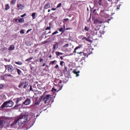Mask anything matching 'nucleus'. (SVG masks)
<instances>
[{"mask_svg":"<svg viewBox=\"0 0 130 130\" xmlns=\"http://www.w3.org/2000/svg\"><path fill=\"white\" fill-rule=\"evenodd\" d=\"M86 41H88L90 43H92V40H90V37H88L86 40Z\"/></svg>","mask_w":130,"mask_h":130,"instance_id":"2f4dec72","label":"nucleus"},{"mask_svg":"<svg viewBox=\"0 0 130 130\" xmlns=\"http://www.w3.org/2000/svg\"><path fill=\"white\" fill-rule=\"evenodd\" d=\"M50 33H51V31H49V32L47 33V34H50Z\"/></svg>","mask_w":130,"mask_h":130,"instance_id":"338daca9","label":"nucleus"},{"mask_svg":"<svg viewBox=\"0 0 130 130\" xmlns=\"http://www.w3.org/2000/svg\"><path fill=\"white\" fill-rule=\"evenodd\" d=\"M16 2H17V0H11L10 2V5H14L15 4H16Z\"/></svg>","mask_w":130,"mask_h":130,"instance_id":"4be33fe9","label":"nucleus"},{"mask_svg":"<svg viewBox=\"0 0 130 130\" xmlns=\"http://www.w3.org/2000/svg\"><path fill=\"white\" fill-rule=\"evenodd\" d=\"M5 10L8 11V10H10L11 7H10V5L9 4L5 5Z\"/></svg>","mask_w":130,"mask_h":130,"instance_id":"2eb2a0df","label":"nucleus"},{"mask_svg":"<svg viewBox=\"0 0 130 130\" xmlns=\"http://www.w3.org/2000/svg\"><path fill=\"white\" fill-rule=\"evenodd\" d=\"M43 34H44V35H46V31L44 32Z\"/></svg>","mask_w":130,"mask_h":130,"instance_id":"774afa93","label":"nucleus"},{"mask_svg":"<svg viewBox=\"0 0 130 130\" xmlns=\"http://www.w3.org/2000/svg\"><path fill=\"white\" fill-rule=\"evenodd\" d=\"M16 71L17 72V74L18 75H19V76L21 75V74H22V71L21 70H20V69L16 68Z\"/></svg>","mask_w":130,"mask_h":130,"instance_id":"6ab92c4d","label":"nucleus"},{"mask_svg":"<svg viewBox=\"0 0 130 130\" xmlns=\"http://www.w3.org/2000/svg\"><path fill=\"white\" fill-rule=\"evenodd\" d=\"M51 29V23H50L49 26L45 28V30H50Z\"/></svg>","mask_w":130,"mask_h":130,"instance_id":"cd10ccee","label":"nucleus"},{"mask_svg":"<svg viewBox=\"0 0 130 130\" xmlns=\"http://www.w3.org/2000/svg\"><path fill=\"white\" fill-rule=\"evenodd\" d=\"M120 6H121V5L119 4L118 6H117V10H119L120 8Z\"/></svg>","mask_w":130,"mask_h":130,"instance_id":"de8ad7c7","label":"nucleus"},{"mask_svg":"<svg viewBox=\"0 0 130 130\" xmlns=\"http://www.w3.org/2000/svg\"><path fill=\"white\" fill-rule=\"evenodd\" d=\"M46 66V63H44L42 65V67H45Z\"/></svg>","mask_w":130,"mask_h":130,"instance_id":"052dcab7","label":"nucleus"},{"mask_svg":"<svg viewBox=\"0 0 130 130\" xmlns=\"http://www.w3.org/2000/svg\"><path fill=\"white\" fill-rule=\"evenodd\" d=\"M56 62H57V61L56 60H53L50 62V63H49V65L50 66V64H51L52 66H53V64H56Z\"/></svg>","mask_w":130,"mask_h":130,"instance_id":"dca6fc26","label":"nucleus"},{"mask_svg":"<svg viewBox=\"0 0 130 130\" xmlns=\"http://www.w3.org/2000/svg\"><path fill=\"white\" fill-rule=\"evenodd\" d=\"M66 64V63H64V62L63 61H60V65L61 67H63V66H64Z\"/></svg>","mask_w":130,"mask_h":130,"instance_id":"c85d7f7f","label":"nucleus"},{"mask_svg":"<svg viewBox=\"0 0 130 130\" xmlns=\"http://www.w3.org/2000/svg\"><path fill=\"white\" fill-rule=\"evenodd\" d=\"M59 84H61V80H59L58 84L55 85V86H56V87H59V89L58 90V91H59V90H61V87H60Z\"/></svg>","mask_w":130,"mask_h":130,"instance_id":"4468645a","label":"nucleus"},{"mask_svg":"<svg viewBox=\"0 0 130 130\" xmlns=\"http://www.w3.org/2000/svg\"><path fill=\"white\" fill-rule=\"evenodd\" d=\"M74 53H77V50H76V48L74 49Z\"/></svg>","mask_w":130,"mask_h":130,"instance_id":"13d9d810","label":"nucleus"},{"mask_svg":"<svg viewBox=\"0 0 130 130\" xmlns=\"http://www.w3.org/2000/svg\"><path fill=\"white\" fill-rule=\"evenodd\" d=\"M6 77H7L6 75L2 77V80H3L4 81H6Z\"/></svg>","mask_w":130,"mask_h":130,"instance_id":"09e8293b","label":"nucleus"},{"mask_svg":"<svg viewBox=\"0 0 130 130\" xmlns=\"http://www.w3.org/2000/svg\"><path fill=\"white\" fill-rule=\"evenodd\" d=\"M17 123L19 124V122L18 120H15L13 123L11 124V127H13V128H15V127H17Z\"/></svg>","mask_w":130,"mask_h":130,"instance_id":"6e6552de","label":"nucleus"},{"mask_svg":"<svg viewBox=\"0 0 130 130\" xmlns=\"http://www.w3.org/2000/svg\"><path fill=\"white\" fill-rule=\"evenodd\" d=\"M52 92H56L57 91V89H56V88H53L52 89Z\"/></svg>","mask_w":130,"mask_h":130,"instance_id":"ea45409f","label":"nucleus"},{"mask_svg":"<svg viewBox=\"0 0 130 130\" xmlns=\"http://www.w3.org/2000/svg\"><path fill=\"white\" fill-rule=\"evenodd\" d=\"M31 17L33 20L36 19V13H32L31 14Z\"/></svg>","mask_w":130,"mask_h":130,"instance_id":"aec40b11","label":"nucleus"},{"mask_svg":"<svg viewBox=\"0 0 130 130\" xmlns=\"http://www.w3.org/2000/svg\"><path fill=\"white\" fill-rule=\"evenodd\" d=\"M95 22H96V23H98V24H102V23H103V21H100L99 20H96Z\"/></svg>","mask_w":130,"mask_h":130,"instance_id":"7c9ffc66","label":"nucleus"},{"mask_svg":"<svg viewBox=\"0 0 130 130\" xmlns=\"http://www.w3.org/2000/svg\"><path fill=\"white\" fill-rule=\"evenodd\" d=\"M98 33H99V29L98 28H95L92 32V34L93 36L95 35H97Z\"/></svg>","mask_w":130,"mask_h":130,"instance_id":"9d476101","label":"nucleus"},{"mask_svg":"<svg viewBox=\"0 0 130 130\" xmlns=\"http://www.w3.org/2000/svg\"><path fill=\"white\" fill-rule=\"evenodd\" d=\"M60 7H61V3L58 4L56 8H60Z\"/></svg>","mask_w":130,"mask_h":130,"instance_id":"79ce46f5","label":"nucleus"},{"mask_svg":"<svg viewBox=\"0 0 130 130\" xmlns=\"http://www.w3.org/2000/svg\"><path fill=\"white\" fill-rule=\"evenodd\" d=\"M27 86H28V84L24 85L23 86L24 89H26V88H27Z\"/></svg>","mask_w":130,"mask_h":130,"instance_id":"8fccbe9b","label":"nucleus"},{"mask_svg":"<svg viewBox=\"0 0 130 130\" xmlns=\"http://www.w3.org/2000/svg\"><path fill=\"white\" fill-rule=\"evenodd\" d=\"M55 54L57 56H59V55H62L63 53H60L59 52H56Z\"/></svg>","mask_w":130,"mask_h":130,"instance_id":"393cba45","label":"nucleus"},{"mask_svg":"<svg viewBox=\"0 0 130 130\" xmlns=\"http://www.w3.org/2000/svg\"><path fill=\"white\" fill-rule=\"evenodd\" d=\"M6 69H8V71L9 73H13V71H14V67L11 65H7L5 66Z\"/></svg>","mask_w":130,"mask_h":130,"instance_id":"39448f33","label":"nucleus"},{"mask_svg":"<svg viewBox=\"0 0 130 130\" xmlns=\"http://www.w3.org/2000/svg\"><path fill=\"white\" fill-rule=\"evenodd\" d=\"M24 82H21L19 85H18V87L19 88H22V86H23L24 85Z\"/></svg>","mask_w":130,"mask_h":130,"instance_id":"72a5a7b5","label":"nucleus"},{"mask_svg":"<svg viewBox=\"0 0 130 130\" xmlns=\"http://www.w3.org/2000/svg\"><path fill=\"white\" fill-rule=\"evenodd\" d=\"M7 50V48H2L0 49L1 51H5Z\"/></svg>","mask_w":130,"mask_h":130,"instance_id":"f704fd0d","label":"nucleus"},{"mask_svg":"<svg viewBox=\"0 0 130 130\" xmlns=\"http://www.w3.org/2000/svg\"><path fill=\"white\" fill-rule=\"evenodd\" d=\"M22 99H23L22 97L17 98L15 99V100H16V105L13 107V109H18V107H20V106H21V104L19 103V102L21 101Z\"/></svg>","mask_w":130,"mask_h":130,"instance_id":"20e7f679","label":"nucleus"},{"mask_svg":"<svg viewBox=\"0 0 130 130\" xmlns=\"http://www.w3.org/2000/svg\"><path fill=\"white\" fill-rule=\"evenodd\" d=\"M89 29H90V28H89V27L85 26V27H84L85 31H86L87 32H88V31H89Z\"/></svg>","mask_w":130,"mask_h":130,"instance_id":"473e14b6","label":"nucleus"},{"mask_svg":"<svg viewBox=\"0 0 130 130\" xmlns=\"http://www.w3.org/2000/svg\"><path fill=\"white\" fill-rule=\"evenodd\" d=\"M14 106V103L12 101H9L5 102L2 105V108H5V107H12Z\"/></svg>","mask_w":130,"mask_h":130,"instance_id":"f03ea898","label":"nucleus"},{"mask_svg":"<svg viewBox=\"0 0 130 130\" xmlns=\"http://www.w3.org/2000/svg\"><path fill=\"white\" fill-rule=\"evenodd\" d=\"M49 8H50V4L47 3L45 5L44 9L47 10V9H49Z\"/></svg>","mask_w":130,"mask_h":130,"instance_id":"f8f14e48","label":"nucleus"},{"mask_svg":"<svg viewBox=\"0 0 130 130\" xmlns=\"http://www.w3.org/2000/svg\"><path fill=\"white\" fill-rule=\"evenodd\" d=\"M58 31H59V32H62L61 33V34H62V33H63L64 32V29H63V27H61L59 29H58Z\"/></svg>","mask_w":130,"mask_h":130,"instance_id":"a211bd4d","label":"nucleus"},{"mask_svg":"<svg viewBox=\"0 0 130 130\" xmlns=\"http://www.w3.org/2000/svg\"><path fill=\"white\" fill-rule=\"evenodd\" d=\"M31 103V99H26L25 101H24L22 103V105L24 104V105H30V104Z\"/></svg>","mask_w":130,"mask_h":130,"instance_id":"0eeeda50","label":"nucleus"},{"mask_svg":"<svg viewBox=\"0 0 130 130\" xmlns=\"http://www.w3.org/2000/svg\"><path fill=\"white\" fill-rule=\"evenodd\" d=\"M25 22V20L24 18L19 19L18 22L19 23H24Z\"/></svg>","mask_w":130,"mask_h":130,"instance_id":"5701e85b","label":"nucleus"},{"mask_svg":"<svg viewBox=\"0 0 130 130\" xmlns=\"http://www.w3.org/2000/svg\"><path fill=\"white\" fill-rule=\"evenodd\" d=\"M82 47H83V45L80 44L75 48V50L80 49V48H82Z\"/></svg>","mask_w":130,"mask_h":130,"instance_id":"a878e982","label":"nucleus"},{"mask_svg":"<svg viewBox=\"0 0 130 130\" xmlns=\"http://www.w3.org/2000/svg\"><path fill=\"white\" fill-rule=\"evenodd\" d=\"M4 88V85L2 84H0V90L1 89Z\"/></svg>","mask_w":130,"mask_h":130,"instance_id":"3c124183","label":"nucleus"},{"mask_svg":"<svg viewBox=\"0 0 130 130\" xmlns=\"http://www.w3.org/2000/svg\"><path fill=\"white\" fill-rule=\"evenodd\" d=\"M32 30V29H29L28 30H27L26 33H29V32H30V31H31Z\"/></svg>","mask_w":130,"mask_h":130,"instance_id":"5fc2aeb1","label":"nucleus"},{"mask_svg":"<svg viewBox=\"0 0 130 130\" xmlns=\"http://www.w3.org/2000/svg\"><path fill=\"white\" fill-rule=\"evenodd\" d=\"M51 10V11H56V8H52Z\"/></svg>","mask_w":130,"mask_h":130,"instance_id":"bf43d9fd","label":"nucleus"},{"mask_svg":"<svg viewBox=\"0 0 130 130\" xmlns=\"http://www.w3.org/2000/svg\"><path fill=\"white\" fill-rule=\"evenodd\" d=\"M44 60L43 58H41L40 60V62H43Z\"/></svg>","mask_w":130,"mask_h":130,"instance_id":"864d4df0","label":"nucleus"},{"mask_svg":"<svg viewBox=\"0 0 130 130\" xmlns=\"http://www.w3.org/2000/svg\"><path fill=\"white\" fill-rule=\"evenodd\" d=\"M87 38H86V37H84L82 39V40H83L84 41H85H85H87Z\"/></svg>","mask_w":130,"mask_h":130,"instance_id":"58836bf2","label":"nucleus"},{"mask_svg":"<svg viewBox=\"0 0 130 130\" xmlns=\"http://www.w3.org/2000/svg\"><path fill=\"white\" fill-rule=\"evenodd\" d=\"M83 53V55H84V56H87V53Z\"/></svg>","mask_w":130,"mask_h":130,"instance_id":"6e6d98bb","label":"nucleus"},{"mask_svg":"<svg viewBox=\"0 0 130 130\" xmlns=\"http://www.w3.org/2000/svg\"><path fill=\"white\" fill-rule=\"evenodd\" d=\"M103 1L104 0H99L98 3L99 6H103Z\"/></svg>","mask_w":130,"mask_h":130,"instance_id":"412c9836","label":"nucleus"},{"mask_svg":"<svg viewBox=\"0 0 130 130\" xmlns=\"http://www.w3.org/2000/svg\"><path fill=\"white\" fill-rule=\"evenodd\" d=\"M29 90H30V91H33V88H32V85L30 86Z\"/></svg>","mask_w":130,"mask_h":130,"instance_id":"603ef678","label":"nucleus"},{"mask_svg":"<svg viewBox=\"0 0 130 130\" xmlns=\"http://www.w3.org/2000/svg\"><path fill=\"white\" fill-rule=\"evenodd\" d=\"M43 101L45 104H47V103H49L51 99H52V96L50 94H47L46 96L43 98Z\"/></svg>","mask_w":130,"mask_h":130,"instance_id":"7ed1b4c3","label":"nucleus"},{"mask_svg":"<svg viewBox=\"0 0 130 130\" xmlns=\"http://www.w3.org/2000/svg\"><path fill=\"white\" fill-rule=\"evenodd\" d=\"M17 10H23L24 9H25V6L24 5H22V4L18 3L17 4Z\"/></svg>","mask_w":130,"mask_h":130,"instance_id":"423d86ee","label":"nucleus"},{"mask_svg":"<svg viewBox=\"0 0 130 130\" xmlns=\"http://www.w3.org/2000/svg\"><path fill=\"white\" fill-rule=\"evenodd\" d=\"M6 77H11V78H13V76H12V75H11V74H7L6 75Z\"/></svg>","mask_w":130,"mask_h":130,"instance_id":"a18cd8bd","label":"nucleus"},{"mask_svg":"<svg viewBox=\"0 0 130 130\" xmlns=\"http://www.w3.org/2000/svg\"><path fill=\"white\" fill-rule=\"evenodd\" d=\"M55 69H56L57 70H58L59 69V66H58V64H56L55 66Z\"/></svg>","mask_w":130,"mask_h":130,"instance_id":"37998d69","label":"nucleus"},{"mask_svg":"<svg viewBox=\"0 0 130 130\" xmlns=\"http://www.w3.org/2000/svg\"><path fill=\"white\" fill-rule=\"evenodd\" d=\"M49 57L50 58H51V57H52V56L51 55H50L49 56Z\"/></svg>","mask_w":130,"mask_h":130,"instance_id":"69168bd1","label":"nucleus"},{"mask_svg":"<svg viewBox=\"0 0 130 130\" xmlns=\"http://www.w3.org/2000/svg\"><path fill=\"white\" fill-rule=\"evenodd\" d=\"M63 21H66V22H68V21H70V19L69 18H66L63 19Z\"/></svg>","mask_w":130,"mask_h":130,"instance_id":"49530a36","label":"nucleus"},{"mask_svg":"<svg viewBox=\"0 0 130 130\" xmlns=\"http://www.w3.org/2000/svg\"><path fill=\"white\" fill-rule=\"evenodd\" d=\"M9 50H15V46H14V45H11Z\"/></svg>","mask_w":130,"mask_h":130,"instance_id":"f3484780","label":"nucleus"},{"mask_svg":"<svg viewBox=\"0 0 130 130\" xmlns=\"http://www.w3.org/2000/svg\"><path fill=\"white\" fill-rule=\"evenodd\" d=\"M5 123L6 122L5 121V120L0 119V128L4 127V125H5Z\"/></svg>","mask_w":130,"mask_h":130,"instance_id":"1a4fd4ad","label":"nucleus"},{"mask_svg":"<svg viewBox=\"0 0 130 130\" xmlns=\"http://www.w3.org/2000/svg\"><path fill=\"white\" fill-rule=\"evenodd\" d=\"M72 28H66V30H71Z\"/></svg>","mask_w":130,"mask_h":130,"instance_id":"0e129e2a","label":"nucleus"},{"mask_svg":"<svg viewBox=\"0 0 130 130\" xmlns=\"http://www.w3.org/2000/svg\"><path fill=\"white\" fill-rule=\"evenodd\" d=\"M60 58L61 60H63V58L62 57V56H60Z\"/></svg>","mask_w":130,"mask_h":130,"instance_id":"680f3d73","label":"nucleus"},{"mask_svg":"<svg viewBox=\"0 0 130 130\" xmlns=\"http://www.w3.org/2000/svg\"><path fill=\"white\" fill-rule=\"evenodd\" d=\"M20 34H25V31L24 30V29H22L20 31Z\"/></svg>","mask_w":130,"mask_h":130,"instance_id":"e433bc0d","label":"nucleus"},{"mask_svg":"<svg viewBox=\"0 0 130 130\" xmlns=\"http://www.w3.org/2000/svg\"><path fill=\"white\" fill-rule=\"evenodd\" d=\"M15 22H16V23H19V18H16L15 19Z\"/></svg>","mask_w":130,"mask_h":130,"instance_id":"c03bdc74","label":"nucleus"},{"mask_svg":"<svg viewBox=\"0 0 130 130\" xmlns=\"http://www.w3.org/2000/svg\"><path fill=\"white\" fill-rule=\"evenodd\" d=\"M15 63H16V64H18L19 66H22V64H23V62L21 61H15Z\"/></svg>","mask_w":130,"mask_h":130,"instance_id":"bb28decb","label":"nucleus"},{"mask_svg":"<svg viewBox=\"0 0 130 130\" xmlns=\"http://www.w3.org/2000/svg\"><path fill=\"white\" fill-rule=\"evenodd\" d=\"M58 33V31H55L52 33V36H53V35H55V34H57Z\"/></svg>","mask_w":130,"mask_h":130,"instance_id":"4c0bfd02","label":"nucleus"},{"mask_svg":"<svg viewBox=\"0 0 130 130\" xmlns=\"http://www.w3.org/2000/svg\"><path fill=\"white\" fill-rule=\"evenodd\" d=\"M27 16V14L26 13H24V14L20 16L21 18H24V17H26Z\"/></svg>","mask_w":130,"mask_h":130,"instance_id":"c9c22d12","label":"nucleus"},{"mask_svg":"<svg viewBox=\"0 0 130 130\" xmlns=\"http://www.w3.org/2000/svg\"><path fill=\"white\" fill-rule=\"evenodd\" d=\"M67 72H68V67H67V66H64V69L63 70V73H64V74H66V73H67Z\"/></svg>","mask_w":130,"mask_h":130,"instance_id":"b1692460","label":"nucleus"},{"mask_svg":"<svg viewBox=\"0 0 130 130\" xmlns=\"http://www.w3.org/2000/svg\"><path fill=\"white\" fill-rule=\"evenodd\" d=\"M31 59H33V57H30L29 58L26 59L25 61H30V60H31Z\"/></svg>","mask_w":130,"mask_h":130,"instance_id":"c756f323","label":"nucleus"},{"mask_svg":"<svg viewBox=\"0 0 130 130\" xmlns=\"http://www.w3.org/2000/svg\"><path fill=\"white\" fill-rule=\"evenodd\" d=\"M58 48V43L55 42L53 45V49L54 50H56Z\"/></svg>","mask_w":130,"mask_h":130,"instance_id":"9b49d317","label":"nucleus"},{"mask_svg":"<svg viewBox=\"0 0 130 130\" xmlns=\"http://www.w3.org/2000/svg\"><path fill=\"white\" fill-rule=\"evenodd\" d=\"M63 47H64V48H66V47H69V44H66L63 46Z\"/></svg>","mask_w":130,"mask_h":130,"instance_id":"a19ab883","label":"nucleus"},{"mask_svg":"<svg viewBox=\"0 0 130 130\" xmlns=\"http://www.w3.org/2000/svg\"><path fill=\"white\" fill-rule=\"evenodd\" d=\"M81 53H83V52H78L77 54H81Z\"/></svg>","mask_w":130,"mask_h":130,"instance_id":"e2e57ef3","label":"nucleus"},{"mask_svg":"<svg viewBox=\"0 0 130 130\" xmlns=\"http://www.w3.org/2000/svg\"><path fill=\"white\" fill-rule=\"evenodd\" d=\"M79 38L83 39V38H84V36H80Z\"/></svg>","mask_w":130,"mask_h":130,"instance_id":"4d7b16f0","label":"nucleus"},{"mask_svg":"<svg viewBox=\"0 0 130 130\" xmlns=\"http://www.w3.org/2000/svg\"><path fill=\"white\" fill-rule=\"evenodd\" d=\"M73 74H74L75 75H76V77H79V74H80V71H77L76 70H74L73 71Z\"/></svg>","mask_w":130,"mask_h":130,"instance_id":"ddd939ff","label":"nucleus"},{"mask_svg":"<svg viewBox=\"0 0 130 130\" xmlns=\"http://www.w3.org/2000/svg\"><path fill=\"white\" fill-rule=\"evenodd\" d=\"M28 117L29 115L27 114L20 115L17 119V121H18V125H22V124H24L25 122H27Z\"/></svg>","mask_w":130,"mask_h":130,"instance_id":"f257e3e1","label":"nucleus"}]
</instances>
